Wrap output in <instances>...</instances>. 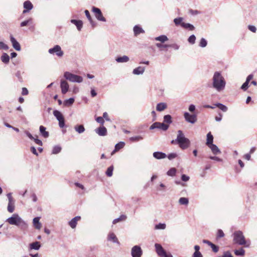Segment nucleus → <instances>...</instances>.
<instances>
[{
	"label": "nucleus",
	"mask_w": 257,
	"mask_h": 257,
	"mask_svg": "<svg viewBox=\"0 0 257 257\" xmlns=\"http://www.w3.org/2000/svg\"><path fill=\"white\" fill-rule=\"evenodd\" d=\"M156 41H160L161 43H164L168 40V37L166 35H161L155 38Z\"/></svg>",
	"instance_id": "35"
},
{
	"label": "nucleus",
	"mask_w": 257,
	"mask_h": 257,
	"mask_svg": "<svg viewBox=\"0 0 257 257\" xmlns=\"http://www.w3.org/2000/svg\"><path fill=\"white\" fill-rule=\"evenodd\" d=\"M61 147L60 146H55L52 150V153L53 154H57L60 153L61 151Z\"/></svg>",
	"instance_id": "42"
},
{
	"label": "nucleus",
	"mask_w": 257,
	"mask_h": 257,
	"mask_svg": "<svg viewBox=\"0 0 257 257\" xmlns=\"http://www.w3.org/2000/svg\"><path fill=\"white\" fill-rule=\"evenodd\" d=\"M221 257H233V256L229 251H227L224 252Z\"/></svg>",
	"instance_id": "63"
},
{
	"label": "nucleus",
	"mask_w": 257,
	"mask_h": 257,
	"mask_svg": "<svg viewBox=\"0 0 257 257\" xmlns=\"http://www.w3.org/2000/svg\"><path fill=\"white\" fill-rule=\"evenodd\" d=\"M74 129L75 131L79 134H82L85 131V128L82 124L75 125L74 126Z\"/></svg>",
	"instance_id": "33"
},
{
	"label": "nucleus",
	"mask_w": 257,
	"mask_h": 257,
	"mask_svg": "<svg viewBox=\"0 0 257 257\" xmlns=\"http://www.w3.org/2000/svg\"><path fill=\"white\" fill-rule=\"evenodd\" d=\"M48 52L50 54H56L59 57H61L64 55V52L62 50L61 47L58 45H56L54 47L49 49Z\"/></svg>",
	"instance_id": "7"
},
{
	"label": "nucleus",
	"mask_w": 257,
	"mask_h": 257,
	"mask_svg": "<svg viewBox=\"0 0 257 257\" xmlns=\"http://www.w3.org/2000/svg\"><path fill=\"white\" fill-rule=\"evenodd\" d=\"M207 45V42L204 38H201L199 46L202 48L205 47Z\"/></svg>",
	"instance_id": "51"
},
{
	"label": "nucleus",
	"mask_w": 257,
	"mask_h": 257,
	"mask_svg": "<svg viewBox=\"0 0 257 257\" xmlns=\"http://www.w3.org/2000/svg\"><path fill=\"white\" fill-rule=\"evenodd\" d=\"M60 88L62 94H65L68 92L69 88V85L66 80L64 79L61 80Z\"/></svg>",
	"instance_id": "12"
},
{
	"label": "nucleus",
	"mask_w": 257,
	"mask_h": 257,
	"mask_svg": "<svg viewBox=\"0 0 257 257\" xmlns=\"http://www.w3.org/2000/svg\"><path fill=\"white\" fill-rule=\"evenodd\" d=\"M40 218L39 217H35L33 220V223L35 228L37 229H40L42 227V224L40 222Z\"/></svg>",
	"instance_id": "21"
},
{
	"label": "nucleus",
	"mask_w": 257,
	"mask_h": 257,
	"mask_svg": "<svg viewBox=\"0 0 257 257\" xmlns=\"http://www.w3.org/2000/svg\"><path fill=\"white\" fill-rule=\"evenodd\" d=\"M155 246L156 251L160 257H173V255L171 253H166L160 244L156 243Z\"/></svg>",
	"instance_id": "6"
},
{
	"label": "nucleus",
	"mask_w": 257,
	"mask_h": 257,
	"mask_svg": "<svg viewBox=\"0 0 257 257\" xmlns=\"http://www.w3.org/2000/svg\"><path fill=\"white\" fill-rule=\"evenodd\" d=\"M84 13H85V14L87 18L88 19V21H89V22L92 23V18L90 15L89 11L88 10H85L84 11Z\"/></svg>",
	"instance_id": "54"
},
{
	"label": "nucleus",
	"mask_w": 257,
	"mask_h": 257,
	"mask_svg": "<svg viewBox=\"0 0 257 257\" xmlns=\"http://www.w3.org/2000/svg\"><path fill=\"white\" fill-rule=\"evenodd\" d=\"M74 98H70L68 99L65 100L63 102V104H64V105H65L66 106H69L72 105L73 104V103H74Z\"/></svg>",
	"instance_id": "37"
},
{
	"label": "nucleus",
	"mask_w": 257,
	"mask_h": 257,
	"mask_svg": "<svg viewBox=\"0 0 257 257\" xmlns=\"http://www.w3.org/2000/svg\"><path fill=\"white\" fill-rule=\"evenodd\" d=\"M183 20V18L179 17L177 18H175L174 20V22L176 26H178L179 25H180L181 26V24L183 23L182 22Z\"/></svg>",
	"instance_id": "48"
},
{
	"label": "nucleus",
	"mask_w": 257,
	"mask_h": 257,
	"mask_svg": "<svg viewBox=\"0 0 257 257\" xmlns=\"http://www.w3.org/2000/svg\"><path fill=\"white\" fill-rule=\"evenodd\" d=\"M71 22L74 24L78 31H80L82 28L83 22L81 20H71Z\"/></svg>",
	"instance_id": "23"
},
{
	"label": "nucleus",
	"mask_w": 257,
	"mask_h": 257,
	"mask_svg": "<svg viewBox=\"0 0 257 257\" xmlns=\"http://www.w3.org/2000/svg\"><path fill=\"white\" fill-rule=\"evenodd\" d=\"M134 32L135 36H138L141 33H144V30L139 26H135L134 27Z\"/></svg>",
	"instance_id": "28"
},
{
	"label": "nucleus",
	"mask_w": 257,
	"mask_h": 257,
	"mask_svg": "<svg viewBox=\"0 0 257 257\" xmlns=\"http://www.w3.org/2000/svg\"><path fill=\"white\" fill-rule=\"evenodd\" d=\"M181 26L184 28L189 29L191 31L194 30L195 29L194 26L189 23H182L181 24Z\"/></svg>",
	"instance_id": "38"
},
{
	"label": "nucleus",
	"mask_w": 257,
	"mask_h": 257,
	"mask_svg": "<svg viewBox=\"0 0 257 257\" xmlns=\"http://www.w3.org/2000/svg\"><path fill=\"white\" fill-rule=\"evenodd\" d=\"M31 21L32 19L30 18L28 20L22 22L20 24L21 27H24L27 26Z\"/></svg>",
	"instance_id": "55"
},
{
	"label": "nucleus",
	"mask_w": 257,
	"mask_h": 257,
	"mask_svg": "<svg viewBox=\"0 0 257 257\" xmlns=\"http://www.w3.org/2000/svg\"><path fill=\"white\" fill-rule=\"evenodd\" d=\"M113 170V167L112 166L109 167L106 171V174L108 177H111L112 175V172Z\"/></svg>",
	"instance_id": "50"
},
{
	"label": "nucleus",
	"mask_w": 257,
	"mask_h": 257,
	"mask_svg": "<svg viewBox=\"0 0 257 257\" xmlns=\"http://www.w3.org/2000/svg\"><path fill=\"white\" fill-rule=\"evenodd\" d=\"M196 37L194 35H191L188 39V41L191 44H194L195 42Z\"/></svg>",
	"instance_id": "52"
},
{
	"label": "nucleus",
	"mask_w": 257,
	"mask_h": 257,
	"mask_svg": "<svg viewBox=\"0 0 257 257\" xmlns=\"http://www.w3.org/2000/svg\"><path fill=\"white\" fill-rule=\"evenodd\" d=\"M143 254V251L139 245H135L131 250L132 257H141Z\"/></svg>",
	"instance_id": "9"
},
{
	"label": "nucleus",
	"mask_w": 257,
	"mask_h": 257,
	"mask_svg": "<svg viewBox=\"0 0 257 257\" xmlns=\"http://www.w3.org/2000/svg\"><path fill=\"white\" fill-rule=\"evenodd\" d=\"M81 217L79 216H77L74 218H73L69 222V225L72 228H75L77 224L78 221L80 219Z\"/></svg>",
	"instance_id": "18"
},
{
	"label": "nucleus",
	"mask_w": 257,
	"mask_h": 257,
	"mask_svg": "<svg viewBox=\"0 0 257 257\" xmlns=\"http://www.w3.org/2000/svg\"><path fill=\"white\" fill-rule=\"evenodd\" d=\"M167 105L166 103L161 102L157 104L156 106V109L158 111H162L166 109Z\"/></svg>",
	"instance_id": "24"
},
{
	"label": "nucleus",
	"mask_w": 257,
	"mask_h": 257,
	"mask_svg": "<svg viewBox=\"0 0 257 257\" xmlns=\"http://www.w3.org/2000/svg\"><path fill=\"white\" fill-rule=\"evenodd\" d=\"M145 70V68L144 67L139 66L133 70V73L135 75L143 74Z\"/></svg>",
	"instance_id": "22"
},
{
	"label": "nucleus",
	"mask_w": 257,
	"mask_h": 257,
	"mask_svg": "<svg viewBox=\"0 0 257 257\" xmlns=\"http://www.w3.org/2000/svg\"><path fill=\"white\" fill-rule=\"evenodd\" d=\"M15 200L9 201L8 211L10 213L13 212L15 210Z\"/></svg>",
	"instance_id": "30"
},
{
	"label": "nucleus",
	"mask_w": 257,
	"mask_h": 257,
	"mask_svg": "<svg viewBox=\"0 0 257 257\" xmlns=\"http://www.w3.org/2000/svg\"><path fill=\"white\" fill-rule=\"evenodd\" d=\"M95 131L100 136H105L107 134V130L104 126L99 127L95 129Z\"/></svg>",
	"instance_id": "16"
},
{
	"label": "nucleus",
	"mask_w": 257,
	"mask_h": 257,
	"mask_svg": "<svg viewBox=\"0 0 257 257\" xmlns=\"http://www.w3.org/2000/svg\"><path fill=\"white\" fill-rule=\"evenodd\" d=\"M53 114L56 119L59 121L64 119L63 115L62 113L57 110H55L53 111Z\"/></svg>",
	"instance_id": "26"
},
{
	"label": "nucleus",
	"mask_w": 257,
	"mask_h": 257,
	"mask_svg": "<svg viewBox=\"0 0 257 257\" xmlns=\"http://www.w3.org/2000/svg\"><path fill=\"white\" fill-rule=\"evenodd\" d=\"M184 117L187 122L192 124L195 123L197 121V116L196 114H191L189 112H185L184 113Z\"/></svg>",
	"instance_id": "10"
},
{
	"label": "nucleus",
	"mask_w": 257,
	"mask_h": 257,
	"mask_svg": "<svg viewBox=\"0 0 257 257\" xmlns=\"http://www.w3.org/2000/svg\"><path fill=\"white\" fill-rule=\"evenodd\" d=\"M213 137L211 135V133L209 132L207 135V141H206V145L207 146H209L211 144H213Z\"/></svg>",
	"instance_id": "31"
},
{
	"label": "nucleus",
	"mask_w": 257,
	"mask_h": 257,
	"mask_svg": "<svg viewBox=\"0 0 257 257\" xmlns=\"http://www.w3.org/2000/svg\"><path fill=\"white\" fill-rule=\"evenodd\" d=\"M166 227V225L165 223H159L158 224H156L155 226V229H165Z\"/></svg>",
	"instance_id": "46"
},
{
	"label": "nucleus",
	"mask_w": 257,
	"mask_h": 257,
	"mask_svg": "<svg viewBox=\"0 0 257 257\" xmlns=\"http://www.w3.org/2000/svg\"><path fill=\"white\" fill-rule=\"evenodd\" d=\"M1 60L3 63L8 64L10 61V57L7 53H4L1 56Z\"/></svg>",
	"instance_id": "34"
},
{
	"label": "nucleus",
	"mask_w": 257,
	"mask_h": 257,
	"mask_svg": "<svg viewBox=\"0 0 257 257\" xmlns=\"http://www.w3.org/2000/svg\"><path fill=\"white\" fill-rule=\"evenodd\" d=\"M24 8L25 10L23 11V13L25 14L31 10L33 8V5L32 3L29 1H25L24 3Z\"/></svg>",
	"instance_id": "15"
},
{
	"label": "nucleus",
	"mask_w": 257,
	"mask_h": 257,
	"mask_svg": "<svg viewBox=\"0 0 257 257\" xmlns=\"http://www.w3.org/2000/svg\"><path fill=\"white\" fill-rule=\"evenodd\" d=\"M217 237H223L224 236V234L221 229L218 230L217 231Z\"/></svg>",
	"instance_id": "59"
},
{
	"label": "nucleus",
	"mask_w": 257,
	"mask_h": 257,
	"mask_svg": "<svg viewBox=\"0 0 257 257\" xmlns=\"http://www.w3.org/2000/svg\"><path fill=\"white\" fill-rule=\"evenodd\" d=\"M36 138H34V139H33V140L34 141V142H35V143L36 144H37L39 146H42V145H43L42 142L41 140L37 139V137H38L37 136H36Z\"/></svg>",
	"instance_id": "58"
},
{
	"label": "nucleus",
	"mask_w": 257,
	"mask_h": 257,
	"mask_svg": "<svg viewBox=\"0 0 257 257\" xmlns=\"http://www.w3.org/2000/svg\"><path fill=\"white\" fill-rule=\"evenodd\" d=\"M126 216L124 215H120L118 218H116L113 220V224H115L117 223L118 222L124 221L126 219Z\"/></svg>",
	"instance_id": "39"
},
{
	"label": "nucleus",
	"mask_w": 257,
	"mask_h": 257,
	"mask_svg": "<svg viewBox=\"0 0 257 257\" xmlns=\"http://www.w3.org/2000/svg\"><path fill=\"white\" fill-rule=\"evenodd\" d=\"M125 145V144L123 142H120L119 143H117L115 146V149L114 151H118L120 149L123 148Z\"/></svg>",
	"instance_id": "41"
},
{
	"label": "nucleus",
	"mask_w": 257,
	"mask_h": 257,
	"mask_svg": "<svg viewBox=\"0 0 257 257\" xmlns=\"http://www.w3.org/2000/svg\"><path fill=\"white\" fill-rule=\"evenodd\" d=\"M176 169L175 168H172L167 172L168 176L173 177L176 175Z\"/></svg>",
	"instance_id": "44"
},
{
	"label": "nucleus",
	"mask_w": 257,
	"mask_h": 257,
	"mask_svg": "<svg viewBox=\"0 0 257 257\" xmlns=\"http://www.w3.org/2000/svg\"><path fill=\"white\" fill-rule=\"evenodd\" d=\"M192 257H203V256L200 252H194Z\"/></svg>",
	"instance_id": "64"
},
{
	"label": "nucleus",
	"mask_w": 257,
	"mask_h": 257,
	"mask_svg": "<svg viewBox=\"0 0 257 257\" xmlns=\"http://www.w3.org/2000/svg\"><path fill=\"white\" fill-rule=\"evenodd\" d=\"M253 78V75L250 74L249 75L246 79V81L242 85L241 88L244 91H245L248 87V83L249 81L252 79Z\"/></svg>",
	"instance_id": "17"
},
{
	"label": "nucleus",
	"mask_w": 257,
	"mask_h": 257,
	"mask_svg": "<svg viewBox=\"0 0 257 257\" xmlns=\"http://www.w3.org/2000/svg\"><path fill=\"white\" fill-rule=\"evenodd\" d=\"M179 203L181 205H187L189 203V200L186 197H181L179 200Z\"/></svg>",
	"instance_id": "40"
},
{
	"label": "nucleus",
	"mask_w": 257,
	"mask_h": 257,
	"mask_svg": "<svg viewBox=\"0 0 257 257\" xmlns=\"http://www.w3.org/2000/svg\"><path fill=\"white\" fill-rule=\"evenodd\" d=\"M248 29L253 33H255L256 29L255 26L253 25H249L248 26Z\"/></svg>",
	"instance_id": "62"
},
{
	"label": "nucleus",
	"mask_w": 257,
	"mask_h": 257,
	"mask_svg": "<svg viewBox=\"0 0 257 257\" xmlns=\"http://www.w3.org/2000/svg\"><path fill=\"white\" fill-rule=\"evenodd\" d=\"M143 139V137L141 136H137L135 137H132L130 138V140L132 142H138Z\"/></svg>",
	"instance_id": "47"
},
{
	"label": "nucleus",
	"mask_w": 257,
	"mask_h": 257,
	"mask_svg": "<svg viewBox=\"0 0 257 257\" xmlns=\"http://www.w3.org/2000/svg\"><path fill=\"white\" fill-rule=\"evenodd\" d=\"M164 122H165L167 123H169V124L171 123L172 122L171 116L169 114L165 115L164 116Z\"/></svg>",
	"instance_id": "45"
},
{
	"label": "nucleus",
	"mask_w": 257,
	"mask_h": 257,
	"mask_svg": "<svg viewBox=\"0 0 257 257\" xmlns=\"http://www.w3.org/2000/svg\"><path fill=\"white\" fill-rule=\"evenodd\" d=\"M168 127L169 125L168 124H164V123L156 122L151 125L150 129L153 130L155 128H160L163 131H166L168 130Z\"/></svg>",
	"instance_id": "11"
},
{
	"label": "nucleus",
	"mask_w": 257,
	"mask_h": 257,
	"mask_svg": "<svg viewBox=\"0 0 257 257\" xmlns=\"http://www.w3.org/2000/svg\"><path fill=\"white\" fill-rule=\"evenodd\" d=\"M156 46L160 48V50H163V49L167 48L171 46L170 45L162 44L161 43H156Z\"/></svg>",
	"instance_id": "49"
},
{
	"label": "nucleus",
	"mask_w": 257,
	"mask_h": 257,
	"mask_svg": "<svg viewBox=\"0 0 257 257\" xmlns=\"http://www.w3.org/2000/svg\"><path fill=\"white\" fill-rule=\"evenodd\" d=\"M153 156L158 160L165 159L167 157L166 154L161 152H155L153 154Z\"/></svg>",
	"instance_id": "19"
},
{
	"label": "nucleus",
	"mask_w": 257,
	"mask_h": 257,
	"mask_svg": "<svg viewBox=\"0 0 257 257\" xmlns=\"http://www.w3.org/2000/svg\"><path fill=\"white\" fill-rule=\"evenodd\" d=\"M232 235L233 241L234 243L240 245H244L246 247L249 246L250 242L246 241L243 232L241 231H236L233 233Z\"/></svg>",
	"instance_id": "3"
},
{
	"label": "nucleus",
	"mask_w": 257,
	"mask_h": 257,
	"mask_svg": "<svg viewBox=\"0 0 257 257\" xmlns=\"http://www.w3.org/2000/svg\"><path fill=\"white\" fill-rule=\"evenodd\" d=\"M226 81L220 72H215L212 79V86L217 92L223 91L225 87Z\"/></svg>",
	"instance_id": "1"
},
{
	"label": "nucleus",
	"mask_w": 257,
	"mask_h": 257,
	"mask_svg": "<svg viewBox=\"0 0 257 257\" xmlns=\"http://www.w3.org/2000/svg\"><path fill=\"white\" fill-rule=\"evenodd\" d=\"M92 11L94 14L95 17L97 20L102 22H106V19L103 16L102 12L99 8L93 7Z\"/></svg>",
	"instance_id": "8"
},
{
	"label": "nucleus",
	"mask_w": 257,
	"mask_h": 257,
	"mask_svg": "<svg viewBox=\"0 0 257 257\" xmlns=\"http://www.w3.org/2000/svg\"><path fill=\"white\" fill-rule=\"evenodd\" d=\"M210 247L212 248V250L214 252H218V251L219 250V247L217 246H216L214 244L212 243V244H211Z\"/></svg>",
	"instance_id": "57"
},
{
	"label": "nucleus",
	"mask_w": 257,
	"mask_h": 257,
	"mask_svg": "<svg viewBox=\"0 0 257 257\" xmlns=\"http://www.w3.org/2000/svg\"><path fill=\"white\" fill-rule=\"evenodd\" d=\"M189 179H190L189 177L185 174H183L181 176V179L182 181H183L184 182L188 181L189 180Z\"/></svg>",
	"instance_id": "61"
},
{
	"label": "nucleus",
	"mask_w": 257,
	"mask_h": 257,
	"mask_svg": "<svg viewBox=\"0 0 257 257\" xmlns=\"http://www.w3.org/2000/svg\"><path fill=\"white\" fill-rule=\"evenodd\" d=\"M46 127L43 125L40 126V132L41 134L44 138H47L49 136V134L48 132L46 131Z\"/></svg>",
	"instance_id": "27"
},
{
	"label": "nucleus",
	"mask_w": 257,
	"mask_h": 257,
	"mask_svg": "<svg viewBox=\"0 0 257 257\" xmlns=\"http://www.w3.org/2000/svg\"><path fill=\"white\" fill-rule=\"evenodd\" d=\"M9 49L8 46L3 42H0V50H7Z\"/></svg>",
	"instance_id": "53"
},
{
	"label": "nucleus",
	"mask_w": 257,
	"mask_h": 257,
	"mask_svg": "<svg viewBox=\"0 0 257 257\" xmlns=\"http://www.w3.org/2000/svg\"><path fill=\"white\" fill-rule=\"evenodd\" d=\"M234 252L235 254L237 256L244 255L245 254V250L242 248L239 249H235Z\"/></svg>",
	"instance_id": "43"
},
{
	"label": "nucleus",
	"mask_w": 257,
	"mask_h": 257,
	"mask_svg": "<svg viewBox=\"0 0 257 257\" xmlns=\"http://www.w3.org/2000/svg\"><path fill=\"white\" fill-rule=\"evenodd\" d=\"M10 40L12 44L13 48L17 51H20L21 49V46L19 43L16 40V39L12 36H10Z\"/></svg>",
	"instance_id": "14"
},
{
	"label": "nucleus",
	"mask_w": 257,
	"mask_h": 257,
	"mask_svg": "<svg viewBox=\"0 0 257 257\" xmlns=\"http://www.w3.org/2000/svg\"><path fill=\"white\" fill-rule=\"evenodd\" d=\"M129 57L127 56L124 55L122 57H117L115 60L118 63H125L129 61Z\"/></svg>",
	"instance_id": "29"
},
{
	"label": "nucleus",
	"mask_w": 257,
	"mask_h": 257,
	"mask_svg": "<svg viewBox=\"0 0 257 257\" xmlns=\"http://www.w3.org/2000/svg\"><path fill=\"white\" fill-rule=\"evenodd\" d=\"M6 221L11 225H15L18 226L22 230H26L28 227V224L27 222L24 221L18 214L16 213L8 218Z\"/></svg>",
	"instance_id": "2"
},
{
	"label": "nucleus",
	"mask_w": 257,
	"mask_h": 257,
	"mask_svg": "<svg viewBox=\"0 0 257 257\" xmlns=\"http://www.w3.org/2000/svg\"><path fill=\"white\" fill-rule=\"evenodd\" d=\"M108 240L112 241L114 243H119L118 239L113 233H110L108 235Z\"/></svg>",
	"instance_id": "32"
},
{
	"label": "nucleus",
	"mask_w": 257,
	"mask_h": 257,
	"mask_svg": "<svg viewBox=\"0 0 257 257\" xmlns=\"http://www.w3.org/2000/svg\"><path fill=\"white\" fill-rule=\"evenodd\" d=\"M96 120L97 121V122H98V123H100L101 124H103L104 122L103 117H101V116L97 117L96 118Z\"/></svg>",
	"instance_id": "60"
},
{
	"label": "nucleus",
	"mask_w": 257,
	"mask_h": 257,
	"mask_svg": "<svg viewBox=\"0 0 257 257\" xmlns=\"http://www.w3.org/2000/svg\"><path fill=\"white\" fill-rule=\"evenodd\" d=\"M177 155L176 153H171L169 154L168 156H167V157L170 160L175 159V158L177 157Z\"/></svg>",
	"instance_id": "56"
},
{
	"label": "nucleus",
	"mask_w": 257,
	"mask_h": 257,
	"mask_svg": "<svg viewBox=\"0 0 257 257\" xmlns=\"http://www.w3.org/2000/svg\"><path fill=\"white\" fill-rule=\"evenodd\" d=\"M64 77L66 80L71 82L81 83L83 80L82 77L68 71L64 72Z\"/></svg>",
	"instance_id": "5"
},
{
	"label": "nucleus",
	"mask_w": 257,
	"mask_h": 257,
	"mask_svg": "<svg viewBox=\"0 0 257 257\" xmlns=\"http://www.w3.org/2000/svg\"><path fill=\"white\" fill-rule=\"evenodd\" d=\"M177 144L182 150H185L190 146V140L185 137L183 132L181 130L177 132Z\"/></svg>",
	"instance_id": "4"
},
{
	"label": "nucleus",
	"mask_w": 257,
	"mask_h": 257,
	"mask_svg": "<svg viewBox=\"0 0 257 257\" xmlns=\"http://www.w3.org/2000/svg\"><path fill=\"white\" fill-rule=\"evenodd\" d=\"M214 105L215 106L218 107L220 110H221L223 112H226L228 110L227 107L222 103H217L215 104Z\"/></svg>",
	"instance_id": "36"
},
{
	"label": "nucleus",
	"mask_w": 257,
	"mask_h": 257,
	"mask_svg": "<svg viewBox=\"0 0 257 257\" xmlns=\"http://www.w3.org/2000/svg\"><path fill=\"white\" fill-rule=\"evenodd\" d=\"M41 243L39 241H35L29 244L28 246V250L29 251L32 250H39L41 247Z\"/></svg>",
	"instance_id": "13"
},
{
	"label": "nucleus",
	"mask_w": 257,
	"mask_h": 257,
	"mask_svg": "<svg viewBox=\"0 0 257 257\" xmlns=\"http://www.w3.org/2000/svg\"><path fill=\"white\" fill-rule=\"evenodd\" d=\"M53 114L56 119L59 121L64 119L63 115L62 113L57 110H55L53 111Z\"/></svg>",
	"instance_id": "25"
},
{
	"label": "nucleus",
	"mask_w": 257,
	"mask_h": 257,
	"mask_svg": "<svg viewBox=\"0 0 257 257\" xmlns=\"http://www.w3.org/2000/svg\"><path fill=\"white\" fill-rule=\"evenodd\" d=\"M208 147L210 149L212 153L214 155H216L221 154V151L216 145L214 144H211Z\"/></svg>",
	"instance_id": "20"
}]
</instances>
